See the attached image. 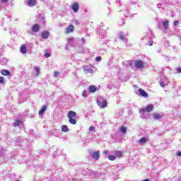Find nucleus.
<instances>
[{
	"label": "nucleus",
	"mask_w": 181,
	"mask_h": 181,
	"mask_svg": "<svg viewBox=\"0 0 181 181\" xmlns=\"http://www.w3.org/2000/svg\"><path fill=\"white\" fill-rule=\"evenodd\" d=\"M97 104L100 108H105L107 107V100L102 98H98L97 100Z\"/></svg>",
	"instance_id": "f257e3e1"
},
{
	"label": "nucleus",
	"mask_w": 181,
	"mask_h": 181,
	"mask_svg": "<svg viewBox=\"0 0 181 181\" xmlns=\"http://www.w3.org/2000/svg\"><path fill=\"white\" fill-rule=\"evenodd\" d=\"M134 66L138 70H141V69H144V67H145V65L144 64V62L142 60L135 61Z\"/></svg>",
	"instance_id": "f03ea898"
},
{
	"label": "nucleus",
	"mask_w": 181,
	"mask_h": 181,
	"mask_svg": "<svg viewBox=\"0 0 181 181\" xmlns=\"http://www.w3.org/2000/svg\"><path fill=\"white\" fill-rule=\"evenodd\" d=\"M106 29L107 28H105V26H104V25L100 26V28H99L98 29V33H99V35H100V36L104 37V36H106V35H107Z\"/></svg>",
	"instance_id": "7ed1b4c3"
},
{
	"label": "nucleus",
	"mask_w": 181,
	"mask_h": 181,
	"mask_svg": "<svg viewBox=\"0 0 181 181\" xmlns=\"http://www.w3.org/2000/svg\"><path fill=\"white\" fill-rule=\"evenodd\" d=\"M152 110H153V105H148L146 107V109L142 108L140 110V114H144L146 111L147 112H151V111H152Z\"/></svg>",
	"instance_id": "20e7f679"
},
{
	"label": "nucleus",
	"mask_w": 181,
	"mask_h": 181,
	"mask_svg": "<svg viewBox=\"0 0 181 181\" xmlns=\"http://www.w3.org/2000/svg\"><path fill=\"white\" fill-rule=\"evenodd\" d=\"M41 36L42 39H45L46 40V39H49V36H50V33L47 30L43 31L41 34Z\"/></svg>",
	"instance_id": "39448f33"
},
{
	"label": "nucleus",
	"mask_w": 181,
	"mask_h": 181,
	"mask_svg": "<svg viewBox=\"0 0 181 181\" xmlns=\"http://www.w3.org/2000/svg\"><path fill=\"white\" fill-rule=\"evenodd\" d=\"M153 119L156 120L158 119H162V118L163 117V113H154L153 115Z\"/></svg>",
	"instance_id": "423d86ee"
},
{
	"label": "nucleus",
	"mask_w": 181,
	"mask_h": 181,
	"mask_svg": "<svg viewBox=\"0 0 181 181\" xmlns=\"http://www.w3.org/2000/svg\"><path fill=\"white\" fill-rule=\"evenodd\" d=\"M39 29H40V26L39 25V24H35V25H33V27L31 28V30H32V32H33L34 33H36L39 32Z\"/></svg>",
	"instance_id": "0eeeda50"
},
{
	"label": "nucleus",
	"mask_w": 181,
	"mask_h": 181,
	"mask_svg": "<svg viewBox=\"0 0 181 181\" xmlns=\"http://www.w3.org/2000/svg\"><path fill=\"white\" fill-rule=\"evenodd\" d=\"M80 8V6H78V4L77 3H74L72 5V10L74 11V12L76 13L77 12H78V9Z\"/></svg>",
	"instance_id": "6e6552de"
},
{
	"label": "nucleus",
	"mask_w": 181,
	"mask_h": 181,
	"mask_svg": "<svg viewBox=\"0 0 181 181\" xmlns=\"http://www.w3.org/2000/svg\"><path fill=\"white\" fill-rule=\"evenodd\" d=\"M139 95H141V97H144L145 98H146V97H148V93L145 90H144L141 88L139 89Z\"/></svg>",
	"instance_id": "1a4fd4ad"
},
{
	"label": "nucleus",
	"mask_w": 181,
	"mask_h": 181,
	"mask_svg": "<svg viewBox=\"0 0 181 181\" xmlns=\"http://www.w3.org/2000/svg\"><path fill=\"white\" fill-rule=\"evenodd\" d=\"M73 30H74V26L73 25H70L66 28L65 32H66V33H71V32H73Z\"/></svg>",
	"instance_id": "9d476101"
},
{
	"label": "nucleus",
	"mask_w": 181,
	"mask_h": 181,
	"mask_svg": "<svg viewBox=\"0 0 181 181\" xmlns=\"http://www.w3.org/2000/svg\"><path fill=\"white\" fill-rule=\"evenodd\" d=\"M77 113H76V112L71 110L68 112V118H74V117H76Z\"/></svg>",
	"instance_id": "9b49d317"
},
{
	"label": "nucleus",
	"mask_w": 181,
	"mask_h": 181,
	"mask_svg": "<svg viewBox=\"0 0 181 181\" xmlns=\"http://www.w3.org/2000/svg\"><path fill=\"white\" fill-rule=\"evenodd\" d=\"M25 141V139H23V138L22 137H18V139H16V145H22V144H23V141Z\"/></svg>",
	"instance_id": "f8f14e48"
},
{
	"label": "nucleus",
	"mask_w": 181,
	"mask_h": 181,
	"mask_svg": "<svg viewBox=\"0 0 181 181\" xmlns=\"http://www.w3.org/2000/svg\"><path fill=\"white\" fill-rule=\"evenodd\" d=\"M97 91V86H91L88 88V92L89 93H95Z\"/></svg>",
	"instance_id": "ddd939ff"
},
{
	"label": "nucleus",
	"mask_w": 181,
	"mask_h": 181,
	"mask_svg": "<svg viewBox=\"0 0 181 181\" xmlns=\"http://www.w3.org/2000/svg\"><path fill=\"white\" fill-rule=\"evenodd\" d=\"M148 141V139L145 137H141L139 141V144H140L141 145H144V144H146Z\"/></svg>",
	"instance_id": "4468645a"
},
{
	"label": "nucleus",
	"mask_w": 181,
	"mask_h": 181,
	"mask_svg": "<svg viewBox=\"0 0 181 181\" xmlns=\"http://www.w3.org/2000/svg\"><path fill=\"white\" fill-rule=\"evenodd\" d=\"M162 25H163L164 29H165V30L169 29V21H163Z\"/></svg>",
	"instance_id": "2eb2a0df"
},
{
	"label": "nucleus",
	"mask_w": 181,
	"mask_h": 181,
	"mask_svg": "<svg viewBox=\"0 0 181 181\" xmlns=\"http://www.w3.org/2000/svg\"><path fill=\"white\" fill-rule=\"evenodd\" d=\"M27 5L28 6H35L36 5V0H28Z\"/></svg>",
	"instance_id": "dca6fc26"
},
{
	"label": "nucleus",
	"mask_w": 181,
	"mask_h": 181,
	"mask_svg": "<svg viewBox=\"0 0 181 181\" xmlns=\"http://www.w3.org/2000/svg\"><path fill=\"white\" fill-rule=\"evenodd\" d=\"M47 107L46 105L42 106V109L39 111V115H43L45 111H46Z\"/></svg>",
	"instance_id": "f3484780"
},
{
	"label": "nucleus",
	"mask_w": 181,
	"mask_h": 181,
	"mask_svg": "<svg viewBox=\"0 0 181 181\" xmlns=\"http://www.w3.org/2000/svg\"><path fill=\"white\" fill-rule=\"evenodd\" d=\"M93 159H95L98 160V159L100 158V153L98 151H95L93 154Z\"/></svg>",
	"instance_id": "a211bd4d"
},
{
	"label": "nucleus",
	"mask_w": 181,
	"mask_h": 181,
	"mask_svg": "<svg viewBox=\"0 0 181 181\" xmlns=\"http://www.w3.org/2000/svg\"><path fill=\"white\" fill-rule=\"evenodd\" d=\"M13 127H21L22 125V121L21 120H16L13 124Z\"/></svg>",
	"instance_id": "6ab92c4d"
},
{
	"label": "nucleus",
	"mask_w": 181,
	"mask_h": 181,
	"mask_svg": "<svg viewBox=\"0 0 181 181\" xmlns=\"http://www.w3.org/2000/svg\"><path fill=\"white\" fill-rule=\"evenodd\" d=\"M1 73L3 76H11V72L8 70H1Z\"/></svg>",
	"instance_id": "aec40b11"
},
{
	"label": "nucleus",
	"mask_w": 181,
	"mask_h": 181,
	"mask_svg": "<svg viewBox=\"0 0 181 181\" xmlns=\"http://www.w3.org/2000/svg\"><path fill=\"white\" fill-rule=\"evenodd\" d=\"M62 132H69V127H67V125H62Z\"/></svg>",
	"instance_id": "412c9836"
},
{
	"label": "nucleus",
	"mask_w": 181,
	"mask_h": 181,
	"mask_svg": "<svg viewBox=\"0 0 181 181\" xmlns=\"http://www.w3.org/2000/svg\"><path fill=\"white\" fill-rule=\"evenodd\" d=\"M69 123L72 124V125H76V124H77V120H76L75 119L72 118H69Z\"/></svg>",
	"instance_id": "4be33fe9"
},
{
	"label": "nucleus",
	"mask_w": 181,
	"mask_h": 181,
	"mask_svg": "<svg viewBox=\"0 0 181 181\" xmlns=\"http://www.w3.org/2000/svg\"><path fill=\"white\" fill-rule=\"evenodd\" d=\"M119 37L120 40H125V35L124 34V33L120 32L119 34Z\"/></svg>",
	"instance_id": "5701e85b"
},
{
	"label": "nucleus",
	"mask_w": 181,
	"mask_h": 181,
	"mask_svg": "<svg viewBox=\"0 0 181 181\" xmlns=\"http://www.w3.org/2000/svg\"><path fill=\"white\" fill-rule=\"evenodd\" d=\"M21 53H23V54H25V53H26V47L25 45H22L21 47Z\"/></svg>",
	"instance_id": "b1692460"
},
{
	"label": "nucleus",
	"mask_w": 181,
	"mask_h": 181,
	"mask_svg": "<svg viewBox=\"0 0 181 181\" xmlns=\"http://www.w3.org/2000/svg\"><path fill=\"white\" fill-rule=\"evenodd\" d=\"M6 63H8V59H6V58H2L1 60V64L4 65L6 64Z\"/></svg>",
	"instance_id": "393cba45"
},
{
	"label": "nucleus",
	"mask_w": 181,
	"mask_h": 181,
	"mask_svg": "<svg viewBox=\"0 0 181 181\" xmlns=\"http://www.w3.org/2000/svg\"><path fill=\"white\" fill-rule=\"evenodd\" d=\"M109 160H115L117 159V157L115 156L110 155L108 156Z\"/></svg>",
	"instance_id": "a878e982"
},
{
	"label": "nucleus",
	"mask_w": 181,
	"mask_h": 181,
	"mask_svg": "<svg viewBox=\"0 0 181 181\" xmlns=\"http://www.w3.org/2000/svg\"><path fill=\"white\" fill-rule=\"evenodd\" d=\"M35 73L37 76L40 73V68H39V66H35Z\"/></svg>",
	"instance_id": "bb28decb"
},
{
	"label": "nucleus",
	"mask_w": 181,
	"mask_h": 181,
	"mask_svg": "<svg viewBox=\"0 0 181 181\" xmlns=\"http://www.w3.org/2000/svg\"><path fill=\"white\" fill-rule=\"evenodd\" d=\"M132 62H131V61H127V62H126V66H127V67H132Z\"/></svg>",
	"instance_id": "cd10ccee"
},
{
	"label": "nucleus",
	"mask_w": 181,
	"mask_h": 181,
	"mask_svg": "<svg viewBox=\"0 0 181 181\" xmlns=\"http://www.w3.org/2000/svg\"><path fill=\"white\" fill-rule=\"evenodd\" d=\"M115 155L117 158H121V156H122V152L121 151H116L115 152Z\"/></svg>",
	"instance_id": "c85d7f7f"
},
{
	"label": "nucleus",
	"mask_w": 181,
	"mask_h": 181,
	"mask_svg": "<svg viewBox=\"0 0 181 181\" xmlns=\"http://www.w3.org/2000/svg\"><path fill=\"white\" fill-rule=\"evenodd\" d=\"M121 132H122V134H127V127L122 126L121 127Z\"/></svg>",
	"instance_id": "c756f323"
},
{
	"label": "nucleus",
	"mask_w": 181,
	"mask_h": 181,
	"mask_svg": "<svg viewBox=\"0 0 181 181\" xmlns=\"http://www.w3.org/2000/svg\"><path fill=\"white\" fill-rule=\"evenodd\" d=\"M166 83L167 82H163V81H161V82H160V87H162L163 88H165V87H166Z\"/></svg>",
	"instance_id": "7c9ffc66"
},
{
	"label": "nucleus",
	"mask_w": 181,
	"mask_h": 181,
	"mask_svg": "<svg viewBox=\"0 0 181 181\" xmlns=\"http://www.w3.org/2000/svg\"><path fill=\"white\" fill-rule=\"evenodd\" d=\"M85 71H86V73H92L93 72V69H91V68L86 69Z\"/></svg>",
	"instance_id": "2f4dec72"
},
{
	"label": "nucleus",
	"mask_w": 181,
	"mask_h": 181,
	"mask_svg": "<svg viewBox=\"0 0 181 181\" xmlns=\"http://www.w3.org/2000/svg\"><path fill=\"white\" fill-rule=\"evenodd\" d=\"M82 95H83V97H87V90H84L82 92Z\"/></svg>",
	"instance_id": "473e14b6"
},
{
	"label": "nucleus",
	"mask_w": 181,
	"mask_h": 181,
	"mask_svg": "<svg viewBox=\"0 0 181 181\" xmlns=\"http://www.w3.org/2000/svg\"><path fill=\"white\" fill-rule=\"evenodd\" d=\"M83 144H90V140H87L86 139H83Z\"/></svg>",
	"instance_id": "72a5a7b5"
},
{
	"label": "nucleus",
	"mask_w": 181,
	"mask_h": 181,
	"mask_svg": "<svg viewBox=\"0 0 181 181\" xmlns=\"http://www.w3.org/2000/svg\"><path fill=\"white\" fill-rule=\"evenodd\" d=\"M163 82L166 83V85L168 86V84H169V79L165 78V79L163 81Z\"/></svg>",
	"instance_id": "f704fd0d"
},
{
	"label": "nucleus",
	"mask_w": 181,
	"mask_h": 181,
	"mask_svg": "<svg viewBox=\"0 0 181 181\" xmlns=\"http://www.w3.org/2000/svg\"><path fill=\"white\" fill-rule=\"evenodd\" d=\"M5 81V78L4 77H0V83L2 84Z\"/></svg>",
	"instance_id": "c9c22d12"
},
{
	"label": "nucleus",
	"mask_w": 181,
	"mask_h": 181,
	"mask_svg": "<svg viewBox=\"0 0 181 181\" xmlns=\"http://www.w3.org/2000/svg\"><path fill=\"white\" fill-rule=\"evenodd\" d=\"M174 26H177V25H179V21H175L173 23Z\"/></svg>",
	"instance_id": "e433bc0d"
},
{
	"label": "nucleus",
	"mask_w": 181,
	"mask_h": 181,
	"mask_svg": "<svg viewBox=\"0 0 181 181\" xmlns=\"http://www.w3.org/2000/svg\"><path fill=\"white\" fill-rule=\"evenodd\" d=\"M45 56L46 59H49V57H50V53H45Z\"/></svg>",
	"instance_id": "4c0bfd02"
},
{
	"label": "nucleus",
	"mask_w": 181,
	"mask_h": 181,
	"mask_svg": "<svg viewBox=\"0 0 181 181\" xmlns=\"http://www.w3.org/2000/svg\"><path fill=\"white\" fill-rule=\"evenodd\" d=\"M94 129H95L94 126H90V127H89V131H90V132L94 131Z\"/></svg>",
	"instance_id": "58836bf2"
},
{
	"label": "nucleus",
	"mask_w": 181,
	"mask_h": 181,
	"mask_svg": "<svg viewBox=\"0 0 181 181\" xmlns=\"http://www.w3.org/2000/svg\"><path fill=\"white\" fill-rule=\"evenodd\" d=\"M9 0H1V4H6Z\"/></svg>",
	"instance_id": "ea45409f"
},
{
	"label": "nucleus",
	"mask_w": 181,
	"mask_h": 181,
	"mask_svg": "<svg viewBox=\"0 0 181 181\" xmlns=\"http://www.w3.org/2000/svg\"><path fill=\"white\" fill-rule=\"evenodd\" d=\"M96 62H101V57H97Z\"/></svg>",
	"instance_id": "a19ab883"
},
{
	"label": "nucleus",
	"mask_w": 181,
	"mask_h": 181,
	"mask_svg": "<svg viewBox=\"0 0 181 181\" xmlns=\"http://www.w3.org/2000/svg\"><path fill=\"white\" fill-rule=\"evenodd\" d=\"M177 73H180V74H181V67H178V68H177Z\"/></svg>",
	"instance_id": "79ce46f5"
},
{
	"label": "nucleus",
	"mask_w": 181,
	"mask_h": 181,
	"mask_svg": "<svg viewBox=\"0 0 181 181\" xmlns=\"http://www.w3.org/2000/svg\"><path fill=\"white\" fill-rule=\"evenodd\" d=\"M153 45V41L148 42V46H152Z\"/></svg>",
	"instance_id": "37998d69"
},
{
	"label": "nucleus",
	"mask_w": 181,
	"mask_h": 181,
	"mask_svg": "<svg viewBox=\"0 0 181 181\" xmlns=\"http://www.w3.org/2000/svg\"><path fill=\"white\" fill-rule=\"evenodd\" d=\"M74 23H75L76 25H80V21H78V20H75V21H74Z\"/></svg>",
	"instance_id": "c03bdc74"
},
{
	"label": "nucleus",
	"mask_w": 181,
	"mask_h": 181,
	"mask_svg": "<svg viewBox=\"0 0 181 181\" xmlns=\"http://www.w3.org/2000/svg\"><path fill=\"white\" fill-rule=\"evenodd\" d=\"M81 42L82 43H84V42H86V40H85L84 38H81Z\"/></svg>",
	"instance_id": "a18cd8bd"
},
{
	"label": "nucleus",
	"mask_w": 181,
	"mask_h": 181,
	"mask_svg": "<svg viewBox=\"0 0 181 181\" xmlns=\"http://www.w3.org/2000/svg\"><path fill=\"white\" fill-rule=\"evenodd\" d=\"M59 76V72H54V77H57Z\"/></svg>",
	"instance_id": "49530a36"
},
{
	"label": "nucleus",
	"mask_w": 181,
	"mask_h": 181,
	"mask_svg": "<svg viewBox=\"0 0 181 181\" xmlns=\"http://www.w3.org/2000/svg\"><path fill=\"white\" fill-rule=\"evenodd\" d=\"M177 155V156H181V151H178Z\"/></svg>",
	"instance_id": "de8ad7c7"
},
{
	"label": "nucleus",
	"mask_w": 181,
	"mask_h": 181,
	"mask_svg": "<svg viewBox=\"0 0 181 181\" xmlns=\"http://www.w3.org/2000/svg\"><path fill=\"white\" fill-rule=\"evenodd\" d=\"M68 40H69V42H73V38H69Z\"/></svg>",
	"instance_id": "09e8293b"
},
{
	"label": "nucleus",
	"mask_w": 181,
	"mask_h": 181,
	"mask_svg": "<svg viewBox=\"0 0 181 181\" xmlns=\"http://www.w3.org/2000/svg\"><path fill=\"white\" fill-rule=\"evenodd\" d=\"M104 153H105V155H107V153H108V151H104Z\"/></svg>",
	"instance_id": "8fccbe9b"
},
{
	"label": "nucleus",
	"mask_w": 181,
	"mask_h": 181,
	"mask_svg": "<svg viewBox=\"0 0 181 181\" xmlns=\"http://www.w3.org/2000/svg\"><path fill=\"white\" fill-rule=\"evenodd\" d=\"M72 180H73V181H76V178H73Z\"/></svg>",
	"instance_id": "3c124183"
},
{
	"label": "nucleus",
	"mask_w": 181,
	"mask_h": 181,
	"mask_svg": "<svg viewBox=\"0 0 181 181\" xmlns=\"http://www.w3.org/2000/svg\"><path fill=\"white\" fill-rule=\"evenodd\" d=\"M158 29H160V25H158Z\"/></svg>",
	"instance_id": "603ef678"
},
{
	"label": "nucleus",
	"mask_w": 181,
	"mask_h": 181,
	"mask_svg": "<svg viewBox=\"0 0 181 181\" xmlns=\"http://www.w3.org/2000/svg\"><path fill=\"white\" fill-rule=\"evenodd\" d=\"M158 8H160V4L158 5Z\"/></svg>",
	"instance_id": "864d4df0"
}]
</instances>
